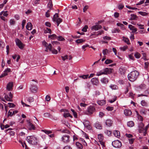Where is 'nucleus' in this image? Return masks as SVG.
<instances>
[{"instance_id": "ea45409f", "label": "nucleus", "mask_w": 149, "mask_h": 149, "mask_svg": "<svg viewBox=\"0 0 149 149\" xmlns=\"http://www.w3.org/2000/svg\"><path fill=\"white\" fill-rule=\"evenodd\" d=\"M89 75L88 74L86 75H83L79 76L80 78H81L83 79H85L87 78L88 77Z\"/></svg>"}, {"instance_id": "f257e3e1", "label": "nucleus", "mask_w": 149, "mask_h": 149, "mask_svg": "<svg viewBox=\"0 0 149 149\" xmlns=\"http://www.w3.org/2000/svg\"><path fill=\"white\" fill-rule=\"evenodd\" d=\"M139 74V73L136 70L132 71L128 74V79L131 81H134L137 79Z\"/></svg>"}, {"instance_id": "dca6fc26", "label": "nucleus", "mask_w": 149, "mask_h": 149, "mask_svg": "<svg viewBox=\"0 0 149 149\" xmlns=\"http://www.w3.org/2000/svg\"><path fill=\"white\" fill-rule=\"evenodd\" d=\"M106 125L108 127H110L112 124V121L110 119H107L105 121Z\"/></svg>"}, {"instance_id": "09e8293b", "label": "nucleus", "mask_w": 149, "mask_h": 149, "mask_svg": "<svg viewBox=\"0 0 149 149\" xmlns=\"http://www.w3.org/2000/svg\"><path fill=\"white\" fill-rule=\"evenodd\" d=\"M8 104L9 105V107L10 108H13L15 106V105L13 103L9 102Z\"/></svg>"}, {"instance_id": "2f4dec72", "label": "nucleus", "mask_w": 149, "mask_h": 149, "mask_svg": "<svg viewBox=\"0 0 149 149\" xmlns=\"http://www.w3.org/2000/svg\"><path fill=\"white\" fill-rule=\"evenodd\" d=\"M5 98L6 100L9 102H12V100L11 98H10L8 95H6L5 96Z\"/></svg>"}, {"instance_id": "cd10ccee", "label": "nucleus", "mask_w": 149, "mask_h": 149, "mask_svg": "<svg viewBox=\"0 0 149 149\" xmlns=\"http://www.w3.org/2000/svg\"><path fill=\"white\" fill-rule=\"evenodd\" d=\"M97 104L100 105H103L105 104V101L104 100H101L98 101Z\"/></svg>"}, {"instance_id": "6e6552de", "label": "nucleus", "mask_w": 149, "mask_h": 149, "mask_svg": "<svg viewBox=\"0 0 149 149\" xmlns=\"http://www.w3.org/2000/svg\"><path fill=\"white\" fill-rule=\"evenodd\" d=\"M70 136L67 135H63L62 137V141L64 143H68L70 141Z\"/></svg>"}, {"instance_id": "f704fd0d", "label": "nucleus", "mask_w": 149, "mask_h": 149, "mask_svg": "<svg viewBox=\"0 0 149 149\" xmlns=\"http://www.w3.org/2000/svg\"><path fill=\"white\" fill-rule=\"evenodd\" d=\"M12 109H10L8 112V115H7V117H8L9 116H10V117H11L12 116H13V113L12 111Z\"/></svg>"}, {"instance_id": "7c9ffc66", "label": "nucleus", "mask_w": 149, "mask_h": 149, "mask_svg": "<svg viewBox=\"0 0 149 149\" xmlns=\"http://www.w3.org/2000/svg\"><path fill=\"white\" fill-rule=\"evenodd\" d=\"M71 111L72 112L74 118H77V113L73 109H71Z\"/></svg>"}, {"instance_id": "ddd939ff", "label": "nucleus", "mask_w": 149, "mask_h": 149, "mask_svg": "<svg viewBox=\"0 0 149 149\" xmlns=\"http://www.w3.org/2000/svg\"><path fill=\"white\" fill-rule=\"evenodd\" d=\"M13 86V82H9L7 85L6 89L8 91H11Z\"/></svg>"}, {"instance_id": "13d9d810", "label": "nucleus", "mask_w": 149, "mask_h": 149, "mask_svg": "<svg viewBox=\"0 0 149 149\" xmlns=\"http://www.w3.org/2000/svg\"><path fill=\"white\" fill-rule=\"evenodd\" d=\"M70 114L69 113H64L63 114V117L65 118H66L69 117Z\"/></svg>"}, {"instance_id": "052dcab7", "label": "nucleus", "mask_w": 149, "mask_h": 149, "mask_svg": "<svg viewBox=\"0 0 149 149\" xmlns=\"http://www.w3.org/2000/svg\"><path fill=\"white\" fill-rule=\"evenodd\" d=\"M10 22L11 25H13L15 23V21L14 19H10Z\"/></svg>"}, {"instance_id": "49530a36", "label": "nucleus", "mask_w": 149, "mask_h": 149, "mask_svg": "<svg viewBox=\"0 0 149 149\" xmlns=\"http://www.w3.org/2000/svg\"><path fill=\"white\" fill-rule=\"evenodd\" d=\"M27 100L29 102H33L34 101V99L32 97H29L28 99Z\"/></svg>"}, {"instance_id": "603ef678", "label": "nucleus", "mask_w": 149, "mask_h": 149, "mask_svg": "<svg viewBox=\"0 0 149 149\" xmlns=\"http://www.w3.org/2000/svg\"><path fill=\"white\" fill-rule=\"evenodd\" d=\"M138 13L139 14L143 16L146 15L147 14V13L141 11L139 12Z\"/></svg>"}, {"instance_id": "8fccbe9b", "label": "nucleus", "mask_w": 149, "mask_h": 149, "mask_svg": "<svg viewBox=\"0 0 149 149\" xmlns=\"http://www.w3.org/2000/svg\"><path fill=\"white\" fill-rule=\"evenodd\" d=\"M44 117H50L51 115L48 113H45L44 114Z\"/></svg>"}, {"instance_id": "f3484780", "label": "nucleus", "mask_w": 149, "mask_h": 149, "mask_svg": "<svg viewBox=\"0 0 149 149\" xmlns=\"http://www.w3.org/2000/svg\"><path fill=\"white\" fill-rule=\"evenodd\" d=\"M124 113L125 116H129L132 114V112L130 110L125 109L124 110Z\"/></svg>"}, {"instance_id": "a211bd4d", "label": "nucleus", "mask_w": 149, "mask_h": 149, "mask_svg": "<svg viewBox=\"0 0 149 149\" xmlns=\"http://www.w3.org/2000/svg\"><path fill=\"white\" fill-rule=\"evenodd\" d=\"M126 70L124 68L121 67L120 68L119 70L120 73L121 75H124L125 74Z\"/></svg>"}, {"instance_id": "5fc2aeb1", "label": "nucleus", "mask_w": 149, "mask_h": 149, "mask_svg": "<svg viewBox=\"0 0 149 149\" xmlns=\"http://www.w3.org/2000/svg\"><path fill=\"white\" fill-rule=\"evenodd\" d=\"M103 38L105 40H109L111 39V38L110 37L107 36L103 37Z\"/></svg>"}, {"instance_id": "423d86ee", "label": "nucleus", "mask_w": 149, "mask_h": 149, "mask_svg": "<svg viewBox=\"0 0 149 149\" xmlns=\"http://www.w3.org/2000/svg\"><path fill=\"white\" fill-rule=\"evenodd\" d=\"M112 145L116 148H120L122 146L121 142L119 140H116L112 142Z\"/></svg>"}, {"instance_id": "0eeeda50", "label": "nucleus", "mask_w": 149, "mask_h": 149, "mask_svg": "<svg viewBox=\"0 0 149 149\" xmlns=\"http://www.w3.org/2000/svg\"><path fill=\"white\" fill-rule=\"evenodd\" d=\"M15 41L16 45L21 49H22L24 47V45L21 42V41L18 38H16Z\"/></svg>"}, {"instance_id": "393cba45", "label": "nucleus", "mask_w": 149, "mask_h": 149, "mask_svg": "<svg viewBox=\"0 0 149 149\" xmlns=\"http://www.w3.org/2000/svg\"><path fill=\"white\" fill-rule=\"evenodd\" d=\"M76 145L79 149H81L83 148L82 145L79 142H76Z\"/></svg>"}, {"instance_id": "c756f323", "label": "nucleus", "mask_w": 149, "mask_h": 149, "mask_svg": "<svg viewBox=\"0 0 149 149\" xmlns=\"http://www.w3.org/2000/svg\"><path fill=\"white\" fill-rule=\"evenodd\" d=\"M47 6L50 9H51L53 7V4L52 2L50 0L49 1L48 3L47 4Z\"/></svg>"}, {"instance_id": "4be33fe9", "label": "nucleus", "mask_w": 149, "mask_h": 149, "mask_svg": "<svg viewBox=\"0 0 149 149\" xmlns=\"http://www.w3.org/2000/svg\"><path fill=\"white\" fill-rule=\"evenodd\" d=\"M57 38V36L55 34H53L48 36V38H50L52 40H55L56 38Z\"/></svg>"}, {"instance_id": "e2e57ef3", "label": "nucleus", "mask_w": 149, "mask_h": 149, "mask_svg": "<svg viewBox=\"0 0 149 149\" xmlns=\"http://www.w3.org/2000/svg\"><path fill=\"white\" fill-rule=\"evenodd\" d=\"M45 99L47 101H49L51 99V97L49 95H47L45 97Z\"/></svg>"}, {"instance_id": "20e7f679", "label": "nucleus", "mask_w": 149, "mask_h": 149, "mask_svg": "<svg viewBox=\"0 0 149 149\" xmlns=\"http://www.w3.org/2000/svg\"><path fill=\"white\" fill-rule=\"evenodd\" d=\"M27 141L30 144L32 145H37V138L33 136H28L26 139Z\"/></svg>"}, {"instance_id": "c03bdc74", "label": "nucleus", "mask_w": 149, "mask_h": 149, "mask_svg": "<svg viewBox=\"0 0 149 149\" xmlns=\"http://www.w3.org/2000/svg\"><path fill=\"white\" fill-rule=\"evenodd\" d=\"M88 28V26L87 25H85L82 29L81 30L82 31L84 32H86L87 31V29Z\"/></svg>"}, {"instance_id": "9b49d317", "label": "nucleus", "mask_w": 149, "mask_h": 149, "mask_svg": "<svg viewBox=\"0 0 149 149\" xmlns=\"http://www.w3.org/2000/svg\"><path fill=\"white\" fill-rule=\"evenodd\" d=\"M28 124V129L29 130H34L36 129V127L30 121L27 120Z\"/></svg>"}, {"instance_id": "72a5a7b5", "label": "nucleus", "mask_w": 149, "mask_h": 149, "mask_svg": "<svg viewBox=\"0 0 149 149\" xmlns=\"http://www.w3.org/2000/svg\"><path fill=\"white\" fill-rule=\"evenodd\" d=\"M103 136L101 134H99L98 135V138L100 141H102L103 139Z\"/></svg>"}, {"instance_id": "39448f33", "label": "nucleus", "mask_w": 149, "mask_h": 149, "mask_svg": "<svg viewBox=\"0 0 149 149\" xmlns=\"http://www.w3.org/2000/svg\"><path fill=\"white\" fill-rule=\"evenodd\" d=\"M58 17V13H56L54 15L53 18V20L54 22H56L57 26H58L59 24L62 21V19Z\"/></svg>"}, {"instance_id": "69168bd1", "label": "nucleus", "mask_w": 149, "mask_h": 149, "mask_svg": "<svg viewBox=\"0 0 149 149\" xmlns=\"http://www.w3.org/2000/svg\"><path fill=\"white\" fill-rule=\"evenodd\" d=\"M61 58H62V60L63 61H65V59H68V56L67 55H66L65 56H61Z\"/></svg>"}, {"instance_id": "680f3d73", "label": "nucleus", "mask_w": 149, "mask_h": 149, "mask_svg": "<svg viewBox=\"0 0 149 149\" xmlns=\"http://www.w3.org/2000/svg\"><path fill=\"white\" fill-rule=\"evenodd\" d=\"M0 47L3 48H4L5 46V43L4 42H2V41H0Z\"/></svg>"}, {"instance_id": "864d4df0", "label": "nucleus", "mask_w": 149, "mask_h": 149, "mask_svg": "<svg viewBox=\"0 0 149 149\" xmlns=\"http://www.w3.org/2000/svg\"><path fill=\"white\" fill-rule=\"evenodd\" d=\"M124 7V6L122 4H119L118 6V9L121 10H122Z\"/></svg>"}, {"instance_id": "3c124183", "label": "nucleus", "mask_w": 149, "mask_h": 149, "mask_svg": "<svg viewBox=\"0 0 149 149\" xmlns=\"http://www.w3.org/2000/svg\"><path fill=\"white\" fill-rule=\"evenodd\" d=\"M106 109L108 111H111L113 109V107H107Z\"/></svg>"}, {"instance_id": "de8ad7c7", "label": "nucleus", "mask_w": 149, "mask_h": 149, "mask_svg": "<svg viewBox=\"0 0 149 149\" xmlns=\"http://www.w3.org/2000/svg\"><path fill=\"white\" fill-rule=\"evenodd\" d=\"M104 132L108 136H110L111 133V131H109L108 130H105Z\"/></svg>"}, {"instance_id": "6ab92c4d", "label": "nucleus", "mask_w": 149, "mask_h": 149, "mask_svg": "<svg viewBox=\"0 0 149 149\" xmlns=\"http://www.w3.org/2000/svg\"><path fill=\"white\" fill-rule=\"evenodd\" d=\"M26 29L28 30H31L32 29V25L31 22H29L27 23L26 26Z\"/></svg>"}, {"instance_id": "338daca9", "label": "nucleus", "mask_w": 149, "mask_h": 149, "mask_svg": "<svg viewBox=\"0 0 149 149\" xmlns=\"http://www.w3.org/2000/svg\"><path fill=\"white\" fill-rule=\"evenodd\" d=\"M117 25L119 26L120 27H121L123 28H124V25L121 23H117Z\"/></svg>"}, {"instance_id": "bf43d9fd", "label": "nucleus", "mask_w": 149, "mask_h": 149, "mask_svg": "<svg viewBox=\"0 0 149 149\" xmlns=\"http://www.w3.org/2000/svg\"><path fill=\"white\" fill-rule=\"evenodd\" d=\"M144 126V125L142 122H141L140 123L139 125V128H143Z\"/></svg>"}, {"instance_id": "4d7b16f0", "label": "nucleus", "mask_w": 149, "mask_h": 149, "mask_svg": "<svg viewBox=\"0 0 149 149\" xmlns=\"http://www.w3.org/2000/svg\"><path fill=\"white\" fill-rule=\"evenodd\" d=\"M26 22V20L25 19H24L23 20L22 23V29H23L24 26Z\"/></svg>"}, {"instance_id": "1a4fd4ad", "label": "nucleus", "mask_w": 149, "mask_h": 149, "mask_svg": "<svg viewBox=\"0 0 149 149\" xmlns=\"http://www.w3.org/2000/svg\"><path fill=\"white\" fill-rule=\"evenodd\" d=\"M102 28V26L97 23H96V25H93L91 27V30L95 31H97Z\"/></svg>"}, {"instance_id": "5701e85b", "label": "nucleus", "mask_w": 149, "mask_h": 149, "mask_svg": "<svg viewBox=\"0 0 149 149\" xmlns=\"http://www.w3.org/2000/svg\"><path fill=\"white\" fill-rule=\"evenodd\" d=\"M130 15L131 17L130 19V20H136L137 18V17L136 15L131 14Z\"/></svg>"}, {"instance_id": "a878e982", "label": "nucleus", "mask_w": 149, "mask_h": 149, "mask_svg": "<svg viewBox=\"0 0 149 149\" xmlns=\"http://www.w3.org/2000/svg\"><path fill=\"white\" fill-rule=\"evenodd\" d=\"M127 125L129 127H132L134 126V123L133 121H131L127 122Z\"/></svg>"}, {"instance_id": "f03ea898", "label": "nucleus", "mask_w": 149, "mask_h": 149, "mask_svg": "<svg viewBox=\"0 0 149 149\" xmlns=\"http://www.w3.org/2000/svg\"><path fill=\"white\" fill-rule=\"evenodd\" d=\"M42 44L43 45L46 47V50L45 51L47 52V50L49 49L50 51H52L53 54H56L58 53L57 50L54 49H52V45L51 44L49 43L48 45V43L45 41L44 40L42 42Z\"/></svg>"}, {"instance_id": "37998d69", "label": "nucleus", "mask_w": 149, "mask_h": 149, "mask_svg": "<svg viewBox=\"0 0 149 149\" xmlns=\"http://www.w3.org/2000/svg\"><path fill=\"white\" fill-rule=\"evenodd\" d=\"M42 131H43L44 132H45V134H47L52 133V132L50 130H42Z\"/></svg>"}, {"instance_id": "774afa93", "label": "nucleus", "mask_w": 149, "mask_h": 149, "mask_svg": "<svg viewBox=\"0 0 149 149\" xmlns=\"http://www.w3.org/2000/svg\"><path fill=\"white\" fill-rule=\"evenodd\" d=\"M63 149H72V148L70 146L67 145L65 146Z\"/></svg>"}, {"instance_id": "a19ab883", "label": "nucleus", "mask_w": 149, "mask_h": 149, "mask_svg": "<svg viewBox=\"0 0 149 149\" xmlns=\"http://www.w3.org/2000/svg\"><path fill=\"white\" fill-rule=\"evenodd\" d=\"M3 13V12H1L0 13V17L1 19L3 20L4 21H6V19L4 16H2V15Z\"/></svg>"}, {"instance_id": "bb28decb", "label": "nucleus", "mask_w": 149, "mask_h": 149, "mask_svg": "<svg viewBox=\"0 0 149 149\" xmlns=\"http://www.w3.org/2000/svg\"><path fill=\"white\" fill-rule=\"evenodd\" d=\"M85 41V40H84L83 39H80L76 40L75 41L76 43H80L84 42Z\"/></svg>"}, {"instance_id": "e433bc0d", "label": "nucleus", "mask_w": 149, "mask_h": 149, "mask_svg": "<svg viewBox=\"0 0 149 149\" xmlns=\"http://www.w3.org/2000/svg\"><path fill=\"white\" fill-rule=\"evenodd\" d=\"M113 62V61L111 59H107L105 61V63L106 64L111 63Z\"/></svg>"}, {"instance_id": "c85d7f7f", "label": "nucleus", "mask_w": 149, "mask_h": 149, "mask_svg": "<svg viewBox=\"0 0 149 149\" xmlns=\"http://www.w3.org/2000/svg\"><path fill=\"white\" fill-rule=\"evenodd\" d=\"M123 37V40L128 45H129L130 44V40L128 38H125L124 37Z\"/></svg>"}, {"instance_id": "a18cd8bd", "label": "nucleus", "mask_w": 149, "mask_h": 149, "mask_svg": "<svg viewBox=\"0 0 149 149\" xmlns=\"http://www.w3.org/2000/svg\"><path fill=\"white\" fill-rule=\"evenodd\" d=\"M89 122L88 121L86 120L85 122L83 124L86 127H87L89 126Z\"/></svg>"}, {"instance_id": "58836bf2", "label": "nucleus", "mask_w": 149, "mask_h": 149, "mask_svg": "<svg viewBox=\"0 0 149 149\" xmlns=\"http://www.w3.org/2000/svg\"><path fill=\"white\" fill-rule=\"evenodd\" d=\"M58 40L60 41H62L65 40L64 38H63L62 36H59L57 38Z\"/></svg>"}, {"instance_id": "c9c22d12", "label": "nucleus", "mask_w": 149, "mask_h": 149, "mask_svg": "<svg viewBox=\"0 0 149 149\" xmlns=\"http://www.w3.org/2000/svg\"><path fill=\"white\" fill-rule=\"evenodd\" d=\"M110 87L111 88L112 90H115L117 89L118 88V87L115 85H111L110 86Z\"/></svg>"}, {"instance_id": "79ce46f5", "label": "nucleus", "mask_w": 149, "mask_h": 149, "mask_svg": "<svg viewBox=\"0 0 149 149\" xmlns=\"http://www.w3.org/2000/svg\"><path fill=\"white\" fill-rule=\"evenodd\" d=\"M141 104L142 106H147V104L145 100H142L141 102Z\"/></svg>"}, {"instance_id": "7ed1b4c3", "label": "nucleus", "mask_w": 149, "mask_h": 149, "mask_svg": "<svg viewBox=\"0 0 149 149\" xmlns=\"http://www.w3.org/2000/svg\"><path fill=\"white\" fill-rule=\"evenodd\" d=\"M113 69L110 68H105L100 71L97 72L96 74L97 76H100L102 74H110L112 72Z\"/></svg>"}, {"instance_id": "473e14b6", "label": "nucleus", "mask_w": 149, "mask_h": 149, "mask_svg": "<svg viewBox=\"0 0 149 149\" xmlns=\"http://www.w3.org/2000/svg\"><path fill=\"white\" fill-rule=\"evenodd\" d=\"M136 113H137V117H138V119L140 121H142L143 120V117L139 114L137 111H136Z\"/></svg>"}, {"instance_id": "aec40b11", "label": "nucleus", "mask_w": 149, "mask_h": 149, "mask_svg": "<svg viewBox=\"0 0 149 149\" xmlns=\"http://www.w3.org/2000/svg\"><path fill=\"white\" fill-rule=\"evenodd\" d=\"M113 134L116 136L118 137L120 136V133L119 131L118 130H115L113 131Z\"/></svg>"}, {"instance_id": "2eb2a0df", "label": "nucleus", "mask_w": 149, "mask_h": 149, "mask_svg": "<svg viewBox=\"0 0 149 149\" xmlns=\"http://www.w3.org/2000/svg\"><path fill=\"white\" fill-rule=\"evenodd\" d=\"M94 126L97 129H101L102 128V126L101 124L98 122H96L94 124Z\"/></svg>"}, {"instance_id": "0e129e2a", "label": "nucleus", "mask_w": 149, "mask_h": 149, "mask_svg": "<svg viewBox=\"0 0 149 149\" xmlns=\"http://www.w3.org/2000/svg\"><path fill=\"white\" fill-rule=\"evenodd\" d=\"M116 97H114L112 100H111L109 101V102L111 103H112L115 102L116 100Z\"/></svg>"}, {"instance_id": "6e6d98bb", "label": "nucleus", "mask_w": 149, "mask_h": 149, "mask_svg": "<svg viewBox=\"0 0 149 149\" xmlns=\"http://www.w3.org/2000/svg\"><path fill=\"white\" fill-rule=\"evenodd\" d=\"M128 48V47L127 46H123V47H120V49L123 51H125Z\"/></svg>"}, {"instance_id": "4468645a", "label": "nucleus", "mask_w": 149, "mask_h": 149, "mask_svg": "<svg viewBox=\"0 0 149 149\" xmlns=\"http://www.w3.org/2000/svg\"><path fill=\"white\" fill-rule=\"evenodd\" d=\"M128 28L130 29V30L132 31V33L136 32L137 31V29L134 26L131 24L129 25Z\"/></svg>"}, {"instance_id": "9d476101", "label": "nucleus", "mask_w": 149, "mask_h": 149, "mask_svg": "<svg viewBox=\"0 0 149 149\" xmlns=\"http://www.w3.org/2000/svg\"><path fill=\"white\" fill-rule=\"evenodd\" d=\"M95 107L93 106H90L87 109V111L88 113L91 114L95 111Z\"/></svg>"}, {"instance_id": "412c9836", "label": "nucleus", "mask_w": 149, "mask_h": 149, "mask_svg": "<svg viewBox=\"0 0 149 149\" xmlns=\"http://www.w3.org/2000/svg\"><path fill=\"white\" fill-rule=\"evenodd\" d=\"M31 91L33 93H36L37 91V88L36 86H33L31 88Z\"/></svg>"}, {"instance_id": "4c0bfd02", "label": "nucleus", "mask_w": 149, "mask_h": 149, "mask_svg": "<svg viewBox=\"0 0 149 149\" xmlns=\"http://www.w3.org/2000/svg\"><path fill=\"white\" fill-rule=\"evenodd\" d=\"M134 56L135 58L137 59L139 58L141 56L140 54L137 52L134 54Z\"/></svg>"}, {"instance_id": "f8f14e48", "label": "nucleus", "mask_w": 149, "mask_h": 149, "mask_svg": "<svg viewBox=\"0 0 149 149\" xmlns=\"http://www.w3.org/2000/svg\"><path fill=\"white\" fill-rule=\"evenodd\" d=\"M91 82L94 85L97 86L98 85L99 81L97 78L94 77L91 79Z\"/></svg>"}, {"instance_id": "b1692460", "label": "nucleus", "mask_w": 149, "mask_h": 149, "mask_svg": "<svg viewBox=\"0 0 149 149\" xmlns=\"http://www.w3.org/2000/svg\"><path fill=\"white\" fill-rule=\"evenodd\" d=\"M101 82L104 84H106L108 82V79L106 77H104L101 80Z\"/></svg>"}]
</instances>
